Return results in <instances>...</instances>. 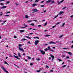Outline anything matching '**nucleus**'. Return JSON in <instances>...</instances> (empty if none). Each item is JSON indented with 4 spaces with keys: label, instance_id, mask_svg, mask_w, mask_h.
Instances as JSON below:
<instances>
[{
    "label": "nucleus",
    "instance_id": "obj_30",
    "mask_svg": "<svg viewBox=\"0 0 73 73\" xmlns=\"http://www.w3.org/2000/svg\"><path fill=\"white\" fill-rule=\"evenodd\" d=\"M37 38L38 39H39V38L37 36H36L35 37H34V38Z\"/></svg>",
    "mask_w": 73,
    "mask_h": 73
},
{
    "label": "nucleus",
    "instance_id": "obj_10",
    "mask_svg": "<svg viewBox=\"0 0 73 73\" xmlns=\"http://www.w3.org/2000/svg\"><path fill=\"white\" fill-rule=\"evenodd\" d=\"M49 44H56V43H55L53 41H51L49 42Z\"/></svg>",
    "mask_w": 73,
    "mask_h": 73
},
{
    "label": "nucleus",
    "instance_id": "obj_57",
    "mask_svg": "<svg viewBox=\"0 0 73 73\" xmlns=\"http://www.w3.org/2000/svg\"><path fill=\"white\" fill-rule=\"evenodd\" d=\"M47 50H48V49H47V48L45 49V51H47Z\"/></svg>",
    "mask_w": 73,
    "mask_h": 73
},
{
    "label": "nucleus",
    "instance_id": "obj_19",
    "mask_svg": "<svg viewBox=\"0 0 73 73\" xmlns=\"http://www.w3.org/2000/svg\"><path fill=\"white\" fill-rule=\"evenodd\" d=\"M58 60L59 61V62H60L61 61H62V60L60 59V58H58Z\"/></svg>",
    "mask_w": 73,
    "mask_h": 73
},
{
    "label": "nucleus",
    "instance_id": "obj_37",
    "mask_svg": "<svg viewBox=\"0 0 73 73\" xmlns=\"http://www.w3.org/2000/svg\"><path fill=\"white\" fill-rule=\"evenodd\" d=\"M60 23L61 22H58L57 23L56 25H58V24H60Z\"/></svg>",
    "mask_w": 73,
    "mask_h": 73
},
{
    "label": "nucleus",
    "instance_id": "obj_11",
    "mask_svg": "<svg viewBox=\"0 0 73 73\" xmlns=\"http://www.w3.org/2000/svg\"><path fill=\"white\" fill-rule=\"evenodd\" d=\"M67 53H68V54H69L70 55V56L72 55V53L71 52H67Z\"/></svg>",
    "mask_w": 73,
    "mask_h": 73
},
{
    "label": "nucleus",
    "instance_id": "obj_41",
    "mask_svg": "<svg viewBox=\"0 0 73 73\" xmlns=\"http://www.w3.org/2000/svg\"><path fill=\"white\" fill-rule=\"evenodd\" d=\"M0 5H3V6H4V4H3V3H0Z\"/></svg>",
    "mask_w": 73,
    "mask_h": 73
},
{
    "label": "nucleus",
    "instance_id": "obj_55",
    "mask_svg": "<svg viewBox=\"0 0 73 73\" xmlns=\"http://www.w3.org/2000/svg\"><path fill=\"white\" fill-rule=\"evenodd\" d=\"M62 57H65V55H62Z\"/></svg>",
    "mask_w": 73,
    "mask_h": 73
},
{
    "label": "nucleus",
    "instance_id": "obj_50",
    "mask_svg": "<svg viewBox=\"0 0 73 73\" xmlns=\"http://www.w3.org/2000/svg\"><path fill=\"white\" fill-rule=\"evenodd\" d=\"M38 0H36L35 1V2L36 3L37 2H38Z\"/></svg>",
    "mask_w": 73,
    "mask_h": 73
},
{
    "label": "nucleus",
    "instance_id": "obj_18",
    "mask_svg": "<svg viewBox=\"0 0 73 73\" xmlns=\"http://www.w3.org/2000/svg\"><path fill=\"white\" fill-rule=\"evenodd\" d=\"M37 5V4L36 3H34L33 4V7H35V6H36Z\"/></svg>",
    "mask_w": 73,
    "mask_h": 73
},
{
    "label": "nucleus",
    "instance_id": "obj_48",
    "mask_svg": "<svg viewBox=\"0 0 73 73\" xmlns=\"http://www.w3.org/2000/svg\"><path fill=\"white\" fill-rule=\"evenodd\" d=\"M24 25L25 26V27H27V25H26L24 24Z\"/></svg>",
    "mask_w": 73,
    "mask_h": 73
},
{
    "label": "nucleus",
    "instance_id": "obj_1",
    "mask_svg": "<svg viewBox=\"0 0 73 73\" xmlns=\"http://www.w3.org/2000/svg\"><path fill=\"white\" fill-rule=\"evenodd\" d=\"M22 44H19V47L18 48V49L20 50V51H22V52H24V51L23 49L21 48L20 47L22 46Z\"/></svg>",
    "mask_w": 73,
    "mask_h": 73
},
{
    "label": "nucleus",
    "instance_id": "obj_7",
    "mask_svg": "<svg viewBox=\"0 0 73 73\" xmlns=\"http://www.w3.org/2000/svg\"><path fill=\"white\" fill-rule=\"evenodd\" d=\"M7 7V6H3L2 7H0L1 9H5L6 7Z\"/></svg>",
    "mask_w": 73,
    "mask_h": 73
},
{
    "label": "nucleus",
    "instance_id": "obj_62",
    "mask_svg": "<svg viewBox=\"0 0 73 73\" xmlns=\"http://www.w3.org/2000/svg\"><path fill=\"white\" fill-rule=\"evenodd\" d=\"M16 6H18V4H17V3H16Z\"/></svg>",
    "mask_w": 73,
    "mask_h": 73
},
{
    "label": "nucleus",
    "instance_id": "obj_63",
    "mask_svg": "<svg viewBox=\"0 0 73 73\" xmlns=\"http://www.w3.org/2000/svg\"><path fill=\"white\" fill-rule=\"evenodd\" d=\"M33 65L32 63H30V65Z\"/></svg>",
    "mask_w": 73,
    "mask_h": 73
},
{
    "label": "nucleus",
    "instance_id": "obj_3",
    "mask_svg": "<svg viewBox=\"0 0 73 73\" xmlns=\"http://www.w3.org/2000/svg\"><path fill=\"white\" fill-rule=\"evenodd\" d=\"M64 0H62L60 2L58 1H57V3H58V5H60V3H63V2H64Z\"/></svg>",
    "mask_w": 73,
    "mask_h": 73
},
{
    "label": "nucleus",
    "instance_id": "obj_47",
    "mask_svg": "<svg viewBox=\"0 0 73 73\" xmlns=\"http://www.w3.org/2000/svg\"><path fill=\"white\" fill-rule=\"evenodd\" d=\"M58 16V15H56L55 17L54 18H56V17H57Z\"/></svg>",
    "mask_w": 73,
    "mask_h": 73
},
{
    "label": "nucleus",
    "instance_id": "obj_64",
    "mask_svg": "<svg viewBox=\"0 0 73 73\" xmlns=\"http://www.w3.org/2000/svg\"><path fill=\"white\" fill-rule=\"evenodd\" d=\"M48 30H46L44 31V32H46Z\"/></svg>",
    "mask_w": 73,
    "mask_h": 73
},
{
    "label": "nucleus",
    "instance_id": "obj_4",
    "mask_svg": "<svg viewBox=\"0 0 73 73\" xmlns=\"http://www.w3.org/2000/svg\"><path fill=\"white\" fill-rule=\"evenodd\" d=\"M39 42V40H35V44L36 45H37V44Z\"/></svg>",
    "mask_w": 73,
    "mask_h": 73
},
{
    "label": "nucleus",
    "instance_id": "obj_20",
    "mask_svg": "<svg viewBox=\"0 0 73 73\" xmlns=\"http://www.w3.org/2000/svg\"><path fill=\"white\" fill-rule=\"evenodd\" d=\"M4 64H7V65H9V64H8V63H7V62L6 61H5L4 62Z\"/></svg>",
    "mask_w": 73,
    "mask_h": 73
},
{
    "label": "nucleus",
    "instance_id": "obj_34",
    "mask_svg": "<svg viewBox=\"0 0 73 73\" xmlns=\"http://www.w3.org/2000/svg\"><path fill=\"white\" fill-rule=\"evenodd\" d=\"M47 24H48V23L47 22L45 23L44 25V26H45V25H46Z\"/></svg>",
    "mask_w": 73,
    "mask_h": 73
},
{
    "label": "nucleus",
    "instance_id": "obj_26",
    "mask_svg": "<svg viewBox=\"0 0 73 73\" xmlns=\"http://www.w3.org/2000/svg\"><path fill=\"white\" fill-rule=\"evenodd\" d=\"M30 25H32V26H35V23H31L30 24Z\"/></svg>",
    "mask_w": 73,
    "mask_h": 73
},
{
    "label": "nucleus",
    "instance_id": "obj_31",
    "mask_svg": "<svg viewBox=\"0 0 73 73\" xmlns=\"http://www.w3.org/2000/svg\"><path fill=\"white\" fill-rule=\"evenodd\" d=\"M27 57H28V59H31V58L30 56H27Z\"/></svg>",
    "mask_w": 73,
    "mask_h": 73
},
{
    "label": "nucleus",
    "instance_id": "obj_46",
    "mask_svg": "<svg viewBox=\"0 0 73 73\" xmlns=\"http://www.w3.org/2000/svg\"><path fill=\"white\" fill-rule=\"evenodd\" d=\"M40 70H36V72H40Z\"/></svg>",
    "mask_w": 73,
    "mask_h": 73
},
{
    "label": "nucleus",
    "instance_id": "obj_27",
    "mask_svg": "<svg viewBox=\"0 0 73 73\" xmlns=\"http://www.w3.org/2000/svg\"><path fill=\"white\" fill-rule=\"evenodd\" d=\"M65 25V23H63V24L61 26V27H63Z\"/></svg>",
    "mask_w": 73,
    "mask_h": 73
},
{
    "label": "nucleus",
    "instance_id": "obj_36",
    "mask_svg": "<svg viewBox=\"0 0 73 73\" xmlns=\"http://www.w3.org/2000/svg\"><path fill=\"white\" fill-rule=\"evenodd\" d=\"M44 46H46V45H48V44H43Z\"/></svg>",
    "mask_w": 73,
    "mask_h": 73
},
{
    "label": "nucleus",
    "instance_id": "obj_53",
    "mask_svg": "<svg viewBox=\"0 0 73 73\" xmlns=\"http://www.w3.org/2000/svg\"><path fill=\"white\" fill-rule=\"evenodd\" d=\"M5 16H7V17H9V15H5Z\"/></svg>",
    "mask_w": 73,
    "mask_h": 73
},
{
    "label": "nucleus",
    "instance_id": "obj_5",
    "mask_svg": "<svg viewBox=\"0 0 73 73\" xmlns=\"http://www.w3.org/2000/svg\"><path fill=\"white\" fill-rule=\"evenodd\" d=\"M40 51L41 52V53L43 54V55H44L45 54V51L42 50H40Z\"/></svg>",
    "mask_w": 73,
    "mask_h": 73
},
{
    "label": "nucleus",
    "instance_id": "obj_25",
    "mask_svg": "<svg viewBox=\"0 0 73 73\" xmlns=\"http://www.w3.org/2000/svg\"><path fill=\"white\" fill-rule=\"evenodd\" d=\"M48 50H51V48H50V46H48Z\"/></svg>",
    "mask_w": 73,
    "mask_h": 73
},
{
    "label": "nucleus",
    "instance_id": "obj_21",
    "mask_svg": "<svg viewBox=\"0 0 73 73\" xmlns=\"http://www.w3.org/2000/svg\"><path fill=\"white\" fill-rule=\"evenodd\" d=\"M50 36V35H44V36L45 37H48V36Z\"/></svg>",
    "mask_w": 73,
    "mask_h": 73
},
{
    "label": "nucleus",
    "instance_id": "obj_32",
    "mask_svg": "<svg viewBox=\"0 0 73 73\" xmlns=\"http://www.w3.org/2000/svg\"><path fill=\"white\" fill-rule=\"evenodd\" d=\"M63 36H64V35H62L61 36H59V38H61V37H62Z\"/></svg>",
    "mask_w": 73,
    "mask_h": 73
},
{
    "label": "nucleus",
    "instance_id": "obj_16",
    "mask_svg": "<svg viewBox=\"0 0 73 73\" xmlns=\"http://www.w3.org/2000/svg\"><path fill=\"white\" fill-rule=\"evenodd\" d=\"M25 40H27V39L25 38H23L22 39H21V41H25Z\"/></svg>",
    "mask_w": 73,
    "mask_h": 73
},
{
    "label": "nucleus",
    "instance_id": "obj_60",
    "mask_svg": "<svg viewBox=\"0 0 73 73\" xmlns=\"http://www.w3.org/2000/svg\"><path fill=\"white\" fill-rule=\"evenodd\" d=\"M66 58H69V56H67Z\"/></svg>",
    "mask_w": 73,
    "mask_h": 73
},
{
    "label": "nucleus",
    "instance_id": "obj_8",
    "mask_svg": "<svg viewBox=\"0 0 73 73\" xmlns=\"http://www.w3.org/2000/svg\"><path fill=\"white\" fill-rule=\"evenodd\" d=\"M14 57H15V58H17V59H18V60H20V58H19V57H18L17 56H15V55H14Z\"/></svg>",
    "mask_w": 73,
    "mask_h": 73
},
{
    "label": "nucleus",
    "instance_id": "obj_49",
    "mask_svg": "<svg viewBox=\"0 0 73 73\" xmlns=\"http://www.w3.org/2000/svg\"><path fill=\"white\" fill-rule=\"evenodd\" d=\"M14 38H17V36H14Z\"/></svg>",
    "mask_w": 73,
    "mask_h": 73
},
{
    "label": "nucleus",
    "instance_id": "obj_15",
    "mask_svg": "<svg viewBox=\"0 0 73 73\" xmlns=\"http://www.w3.org/2000/svg\"><path fill=\"white\" fill-rule=\"evenodd\" d=\"M25 37H26V38H29V39H31V38L29 37V36H25Z\"/></svg>",
    "mask_w": 73,
    "mask_h": 73
},
{
    "label": "nucleus",
    "instance_id": "obj_51",
    "mask_svg": "<svg viewBox=\"0 0 73 73\" xmlns=\"http://www.w3.org/2000/svg\"><path fill=\"white\" fill-rule=\"evenodd\" d=\"M71 48L72 49L73 48V45H72V46L71 47Z\"/></svg>",
    "mask_w": 73,
    "mask_h": 73
},
{
    "label": "nucleus",
    "instance_id": "obj_33",
    "mask_svg": "<svg viewBox=\"0 0 73 73\" xmlns=\"http://www.w3.org/2000/svg\"><path fill=\"white\" fill-rule=\"evenodd\" d=\"M6 13H11V12L10 11H8V12H6Z\"/></svg>",
    "mask_w": 73,
    "mask_h": 73
},
{
    "label": "nucleus",
    "instance_id": "obj_12",
    "mask_svg": "<svg viewBox=\"0 0 73 73\" xmlns=\"http://www.w3.org/2000/svg\"><path fill=\"white\" fill-rule=\"evenodd\" d=\"M19 31H20V33H23L25 32V31L24 30H19Z\"/></svg>",
    "mask_w": 73,
    "mask_h": 73
},
{
    "label": "nucleus",
    "instance_id": "obj_56",
    "mask_svg": "<svg viewBox=\"0 0 73 73\" xmlns=\"http://www.w3.org/2000/svg\"><path fill=\"white\" fill-rule=\"evenodd\" d=\"M46 68H49V66H48L47 65L46 66Z\"/></svg>",
    "mask_w": 73,
    "mask_h": 73
},
{
    "label": "nucleus",
    "instance_id": "obj_24",
    "mask_svg": "<svg viewBox=\"0 0 73 73\" xmlns=\"http://www.w3.org/2000/svg\"><path fill=\"white\" fill-rule=\"evenodd\" d=\"M54 3V1H52L51 2L50 4H53Z\"/></svg>",
    "mask_w": 73,
    "mask_h": 73
},
{
    "label": "nucleus",
    "instance_id": "obj_58",
    "mask_svg": "<svg viewBox=\"0 0 73 73\" xmlns=\"http://www.w3.org/2000/svg\"><path fill=\"white\" fill-rule=\"evenodd\" d=\"M50 50L51 51V52H54V50H51V49Z\"/></svg>",
    "mask_w": 73,
    "mask_h": 73
},
{
    "label": "nucleus",
    "instance_id": "obj_52",
    "mask_svg": "<svg viewBox=\"0 0 73 73\" xmlns=\"http://www.w3.org/2000/svg\"><path fill=\"white\" fill-rule=\"evenodd\" d=\"M40 7H44V5H43L40 6Z\"/></svg>",
    "mask_w": 73,
    "mask_h": 73
},
{
    "label": "nucleus",
    "instance_id": "obj_42",
    "mask_svg": "<svg viewBox=\"0 0 73 73\" xmlns=\"http://www.w3.org/2000/svg\"><path fill=\"white\" fill-rule=\"evenodd\" d=\"M56 27V26L55 25V26H54L52 27V28H55V27Z\"/></svg>",
    "mask_w": 73,
    "mask_h": 73
},
{
    "label": "nucleus",
    "instance_id": "obj_43",
    "mask_svg": "<svg viewBox=\"0 0 73 73\" xmlns=\"http://www.w3.org/2000/svg\"><path fill=\"white\" fill-rule=\"evenodd\" d=\"M55 43H56H56H60V42H57V41H56V42H54Z\"/></svg>",
    "mask_w": 73,
    "mask_h": 73
},
{
    "label": "nucleus",
    "instance_id": "obj_39",
    "mask_svg": "<svg viewBox=\"0 0 73 73\" xmlns=\"http://www.w3.org/2000/svg\"><path fill=\"white\" fill-rule=\"evenodd\" d=\"M5 1V0H0V2H1V1Z\"/></svg>",
    "mask_w": 73,
    "mask_h": 73
},
{
    "label": "nucleus",
    "instance_id": "obj_35",
    "mask_svg": "<svg viewBox=\"0 0 73 73\" xmlns=\"http://www.w3.org/2000/svg\"><path fill=\"white\" fill-rule=\"evenodd\" d=\"M1 14L0 15V16H2V15H3V12H1Z\"/></svg>",
    "mask_w": 73,
    "mask_h": 73
},
{
    "label": "nucleus",
    "instance_id": "obj_45",
    "mask_svg": "<svg viewBox=\"0 0 73 73\" xmlns=\"http://www.w3.org/2000/svg\"><path fill=\"white\" fill-rule=\"evenodd\" d=\"M38 27H41V25H39L38 26Z\"/></svg>",
    "mask_w": 73,
    "mask_h": 73
},
{
    "label": "nucleus",
    "instance_id": "obj_14",
    "mask_svg": "<svg viewBox=\"0 0 73 73\" xmlns=\"http://www.w3.org/2000/svg\"><path fill=\"white\" fill-rule=\"evenodd\" d=\"M50 57L52 58V60H53V59H54V56L53 55H50Z\"/></svg>",
    "mask_w": 73,
    "mask_h": 73
},
{
    "label": "nucleus",
    "instance_id": "obj_54",
    "mask_svg": "<svg viewBox=\"0 0 73 73\" xmlns=\"http://www.w3.org/2000/svg\"><path fill=\"white\" fill-rule=\"evenodd\" d=\"M44 1H42V2H41L40 3H41V4H42V3H44Z\"/></svg>",
    "mask_w": 73,
    "mask_h": 73
},
{
    "label": "nucleus",
    "instance_id": "obj_9",
    "mask_svg": "<svg viewBox=\"0 0 73 73\" xmlns=\"http://www.w3.org/2000/svg\"><path fill=\"white\" fill-rule=\"evenodd\" d=\"M64 13V11H61L59 14V15H62V14Z\"/></svg>",
    "mask_w": 73,
    "mask_h": 73
},
{
    "label": "nucleus",
    "instance_id": "obj_59",
    "mask_svg": "<svg viewBox=\"0 0 73 73\" xmlns=\"http://www.w3.org/2000/svg\"><path fill=\"white\" fill-rule=\"evenodd\" d=\"M70 17H71V18H73V15L71 16Z\"/></svg>",
    "mask_w": 73,
    "mask_h": 73
},
{
    "label": "nucleus",
    "instance_id": "obj_28",
    "mask_svg": "<svg viewBox=\"0 0 73 73\" xmlns=\"http://www.w3.org/2000/svg\"><path fill=\"white\" fill-rule=\"evenodd\" d=\"M63 49H69V48H64Z\"/></svg>",
    "mask_w": 73,
    "mask_h": 73
},
{
    "label": "nucleus",
    "instance_id": "obj_2",
    "mask_svg": "<svg viewBox=\"0 0 73 73\" xmlns=\"http://www.w3.org/2000/svg\"><path fill=\"white\" fill-rule=\"evenodd\" d=\"M1 68H2V69H3V70H4L5 72L6 73H9V72H8V71L7 70H6L4 68V67H1Z\"/></svg>",
    "mask_w": 73,
    "mask_h": 73
},
{
    "label": "nucleus",
    "instance_id": "obj_61",
    "mask_svg": "<svg viewBox=\"0 0 73 73\" xmlns=\"http://www.w3.org/2000/svg\"><path fill=\"white\" fill-rule=\"evenodd\" d=\"M30 35H33V33H30Z\"/></svg>",
    "mask_w": 73,
    "mask_h": 73
},
{
    "label": "nucleus",
    "instance_id": "obj_38",
    "mask_svg": "<svg viewBox=\"0 0 73 73\" xmlns=\"http://www.w3.org/2000/svg\"><path fill=\"white\" fill-rule=\"evenodd\" d=\"M65 66H66V65H65L63 66H62V68H64V67H65Z\"/></svg>",
    "mask_w": 73,
    "mask_h": 73
},
{
    "label": "nucleus",
    "instance_id": "obj_17",
    "mask_svg": "<svg viewBox=\"0 0 73 73\" xmlns=\"http://www.w3.org/2000/svg\"><path fill=\"white\" fill-rule=\"evenodd\" d=\"M25 40H27V39L25 38H23L22 39H21V41H25Z\"/></svg>",
    "mask_w": 73,
    "mask_h": 73
},
{
    "label": "nucleus",
    "instance_id": "obj_29",
    "mask_svg": "<svg viewBox=\"0 0 73 73\" xmlns=\"http://www.w3.org/2000/svg\"><path fill=\"white\" fill-rule=\"evenodd\" d=\"M18 56H19V57H21V55H20V53L18 52Z\"/></svg>",
    "mask_w": 73,
    "mask_h": 73
},
{
    "label": "nucleus",
    "instance_id": "obj_6",
    "mask_svg": "<svg viewBox=\"0 0 73 73\" xmlns=\"http://www.w3.org/2000/svg\"><path fill=\"white\" fill-rule=\"evenodd\" d=\"M33 11H35L34 12H33V13H35V12H38V11H39V10H37V9H33Z\"/></svg>",
    "mask_w": 73,
    "mask_h": 73
},
{
    "label": "nucleus",
    "instance_id": "obj_44",
    "mask_svg": "<svg viewBox=\"0 0 73 73\" xmlns=\"http://www.w3.org/2000/svg\"><path fill=\"white\" fill-rule=\"evenodd\" d=\"M32 21H33L31 20V21H28V22H32Z\"/></svg>",
    "mask_w": 73,
    "mask_h": 73
},
{
    "label": "nucleus",
    "instance_id": "obj_13",
    "mask_svg": "<svg viewBox=\"0 0 73 73\" xmlns=\"http://www.w3.org/2000/svg\"><path fill=\"white\" fill-rule=\"evenodd\" d=\"M52 1V0H49L48 1L46 2V3H50Z\"/></svg>",
    "mask_w": 73,
    "mask_h": 73
},
{
    "label": "nucleus",
    "instance_id": "obj_40",
    "mask_svg": "<svg viewBox=\"0 0 73 73\" xmlns=\"http://www.w3.org/2000/svg\"><path fill=\"white\" fill-rule=\"evenodd\" d=\"M10 3V1H7L6 2V4H9Z\"/></svg>",
    "mask_w": 73,
    "mask_h": 73
},
{
    "label": "nucleus",
    "instance_id": "obj_23",
    "mask_svg": "<svg viewBox=\"0 0 73 73\" xmlns=\"http://www.w3.org/2000/svg\"><path fill=\"white\" fill-rule=\"evenodd\" d=\"M25 18L26 19H28V16L27 15H25Z\"/></svg>",
    "mask_w": 73,
    "mask_h": 73
},
{
    "label": "nucleus",
    "instance_id": "obj_22",
    "mask_svg": "<svg viewBox=\"0 0 73 73\" xmlns=\"http://www.w3.org/2000/svg\"><path fill=\"white\" fill-rule=\"evenodd\" d=\"M36 61H40V58H36Z\"/></svg>",
    "mask_w": 73,
    "mask_h": 73
}]
</instances>
